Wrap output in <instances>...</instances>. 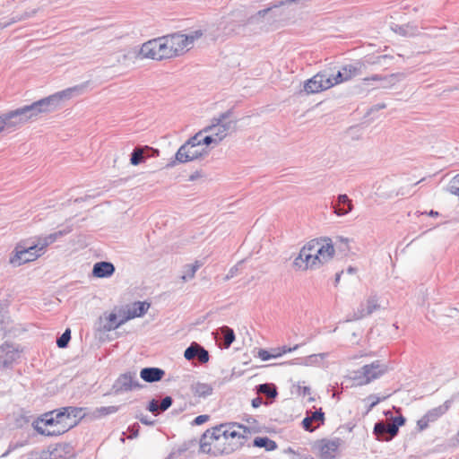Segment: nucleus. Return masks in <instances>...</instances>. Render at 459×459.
<instances>
[{
  "instance_id": "45",
  "label": "nucleus",
  "mask_w": 459,
  "mask_h": 459,
  "mask_svg": "<svg viewBox=\"0 0 459 459\" xmlns=\"http://www.w3.org/2000/svg\"><path fill=\"white\" fill-rule=\"evenodd\" d=\"M321 242L319 239H312L308 241L301 250H305L306 254H316V250L319 247Z\"/></svg>"
},
{
  "instance_id": "57",
  "label": "nucleus",
  "mask_w": 459,
  "mask_h": 459,
  "mask_svg": "<svg viewBox=\"0 0 459 459\" xmlns=\"http://www.w3.org/2000/svg\"><path fill=\"white\" fill-rule=\"evenodd\" d=\"M429 423H430L429 420L424 415L417 421V426L419 428V430L422 431V430L426 429L429 427Z\"/></svg>"
},
{
  "instance_id": "22",
  "label": "nucleus",
  "mask_w": 459,
  "mask_h": 459,
  "mask_svg": "<svg viewBox=\"0 0 459 459\" xmlns=\"http://www.w3.org/2000/svg\"><path fill=\"white\" fill-rule=\"evenodd\" d=\"M165 376V371L162 368L149 367L143 368L140 371L141 378L147 383H154L161 380Z\"/></svg>"
},
{
  "instance_id": "16",
  "label": "nucleus",
  "mask_w": 459,
  "mask_h": 459,
  "mask_svg": "<svg viewBox=\"0 0 459 459\" xmlns=\"http://www.w3.org/2000/svg\"><path fill=\"white\" fill-rule=\"evenodd\" d=\"M19 357V350L13 344L4 342L0 346V362L3 368H8Z\"/></svg>"
},
{
  "instance_id": "2",
  "label": "nucleus",
  "mask_w": 459,
  "mask_h": 459,
  "mask_svg": "<svg viewBox=\"0 0 459 459\" xmlns=\"http://www.w3.org/2000/svg\"><path fill=\"white\" fill-rule=\"evenodd\" d=\"M232 109L221 113L218 117H212L211 124L203 128L204 132L214 133L217 138L221 142L228 134L229 131L235 127L237 120L230 119Z\"/></svg>"
},
{
  "instance_id": "46",
  "label": "nucleus",
  "mask_w": 459,
  "mask_h": 459,
  "mask_svg": "<svg viewBox=\"0 0 459 459\" xmlns=\"http://www.w3.org/2000/svg\"><path fill=\"white\" fill-rule=\"evenodd\" d=\"M406 420L403 415L396 416L393 419V422L391 423V431L394 433H398L399 428L404 425Z\"/></svg>"
},
{
  "instance_id": "26",
  "label": "nucleus",
  "mask_w": 459,
  "mask_h": 459,
  "mask_svg": "<svg viewBox=\"0 0 459 459\" xmlns=\"http://www.w3.org/2000/svg\"><path fill=\"white\" fill-rule=\"evenodd\" d=\"M217 341L221 342V345L229 348L235 341L234 331L229 326H222L217 331Z\"/></svg>"
},
{
  "instance_id": "56",
  "label": "nucleus",
  "mask_w": 459,
  "mask_h": 459,
  "mask_svg": "<svg viewBox=\"0 0 459 459\" xmlns=\"http://www.w3.org/2000/svg\"><path fill=\"white\" fill-rule=\"evenodd\" d=\"M258 357H259L262 360L265 361V360H268V359H273V358H277V355H275V353H274V352L271 353V352H269V351H266V350H263V349H261V350H259V351H258Z\"/></svg>"
},
{
  "instance_id": "13",
  "label": "nucleus",
  "mask_w": 459,
  "mask_h": 459,
  "mask_svg": "<svg viewBox=\"0 0 459 459\" xmlns=\"http://www.w3.org/2000/svg\"><path fill=\"white\" fill-rule=\"evenodd\" d=\"M380 307L377 296H370L367 302L361 303L358 309L353 312L352 316L347 319V321L359 320L366 316L371 315L373 312Z\"/></svg>"
},
{
  "instance_id": "39",
  "label": "nucleus",
  "mask_w": 459,
  "mask_h": 459,
  "mask_svg": "<svg viewBox=\"0 0 459 459\" xmlns=\"http://www.w3.org/2000/svg\"><path fill=\"white\" fill-rule=\"evenodd\" d=\"M54 420L56 422V429H62L63 425H65V422H68L66 420V413L63 408L54 411Z\"/></svg>"
},
{
  "instance_id": "27",
  "label": "nucleus",
  "mask_w": 459,
  "mask_h": 459,
  "mask_svg": "<svg viewBox=\"0 0 459 459\" xmlns=\"http://www.w3.org/2000/svg\"><path fill=\"white\" fill-rule=\"evenodd\" d=\"M293 265L300 270L315 269V264H312V254H306L305 250L299 251V254L293 261Z\"/></svg>"
},
{
  "instance_id": "51",
  "label": "nucleus",
  "mask_w": 459,
  "mask_h": 459,
  "mask_svg": "<svg viewBox=\"0 0 459 459\" xmlns=\"http://www.w3.org/2000/svg\"><path fill=\"white\" fill-rule=\"evenodd\" d=\"M25 444H26L25 442H16V443L11 442L8 446L7 450L2 455L1 457H6L8 455H10L14 450L25 446Z\"/></svg>"
},
{
  "instance_id": "52",
  "label": "nucleus",
  "mask_w": 459,
  "mask_h": 459,
  "mask_svg": "<svg viewBox=\"0 0 459 459\" xmlns=\"http://www.w3.org/2000/svg\"><path fill=\"white\" fill-rule=\"evenodd\" d=\"M147 409L152 412L153 413L154 415H158L160 413V405H159V403L157 400L155 399H152L150 402H149V404L147 406Z\"/></svg>"
},
{
  "instance_id": "64",
  "label": "nucleus",
  "mask_w": 459,
  "mask_h": 459,
  "mask_svg": "<svg viewBox=\"0 0 459 459\" xmlns=\"http://www.w3.org/2000/svg\"><path fill=\"white\" fill-rule=\"evenodd\" d=\"M139 420L143 424L147 426H152L154 424V420H149L146 416H142Z\"/></svg>"
},
{
  "instance_id": "37",
  "label": "nucleus",
  "mask_w": 459,
  "mask_h": 459,
  "mask_svg": "<svg viewBox=\"0 0 459 459\" xmlns=\"http://www.w3.org/2000/svg\"><path fill=\"white\" fill-rule=\"evenodd\" d=\"M228 427L229 425H225V423H223L209 429L204 432V438H210V440L219 442L221 437L223 438L224 429Z\"/></svg>"
},
{
  "instance_id": "48",
  "label": "nucleus",
  "mask_w": 459,
  "mask_h": 459,
  "mask_svg": "<svg viewBox=\"0 0 459 459\" xmlns=\"http://www.w3.org/2000/svg\"><path fill=\"white\" fill-rule=\"evenodd\" d=\"M202 145L209 146L212 143L218 144L221 141L220 138H217V136L214 134V133H210L209 135H206L203 138H201Z\"/></svg>"
},
{
  "instance_id": "25",
  "label": "nucleus",
  "mask_w": 459,
  "mask_h": 459,
  "mask_svg": "<svg viewBox=\"0 0 459 459\" xmlns=\"http://www.w3.org/2000/svg\"><path fill=\"white\" fill-rule=\"evenodd\" d=\"M158 47L155 39L143 43L140 48L139 56L143 58H150L153 60H160V56L158 53Z\"/></svg>"
},
{
  "instance_id": "36",
  "label": "nucleus",
  "mask_w": 459,
  "mask_h": 459,
  "mask_svg": "<svg viewBox=\"0 0 459 459\" xmlns=\"http://www.w3.org/2000/svg\"><path fill=\"white\" fill-rule=\"evenodd\" d=\"M255 391L257 394L266 395L272 399L276 398L278 395L277 387L272 383L260 384L255 386Z\"/></svg>"
},
{
  "instance_id": "49",
  "label": "nucleus",
  "mask_w": 459,
  "mask_h": 459,
  "mask_svg": "<svg viewBox=\"0 0 459 459\" xmlns=\"http://www.w3.org/2000/svg\"><path fill=\"white\" fill-rule=\"evenodd\" d=\"M108 325H106L105 328L108 331L112 330V329H116L121 325H117L119 320H117V316L115 313L109 314V316L108 317Z\"/></svg>"
},
{
  "instance_id": "31",
  "label": "nucleus",
  "mask_w": 459,
  "mask_h": 459,
  "mask_svg": "<svg viewBox=\"0 0 459 459\" xmlns=\"http://www.w3.org/2000/svg\"><path fill=\"white\" fill-rule=\"evenodd\" d=\"M158 47V53L160 56V60L172 58L171 49L167 39V36H162L155 39Z\"/></svg>"
},
{
  "instance_id": "59",
  "label": "nucleus",
  "mask_w": 459,
  "mask_h": 459,
  "mask_svg": "<svg viewBox=\"0 0 459 459\" xmlns=\"http://www.w3.org/2000/svg\"><path fill=\"white\" fill-rule=\"evenodd\" d=\"M368 400L370 401L369 409H372L373 407H375L381 401V399L379 397L373 395V394L369 395L368 397Z\"/></svg>"
},
{
  "instance_id": "3",
  "label": "nucleus",
  "mask_w": 459,
  "mask_h": 459,
  "mask_svg": "<svg viewBox=\"0 0 459 459\" xmlns=\"http://www.w3.org/2000/svg\"><path fill=\"white\" fill-rule=\"evenodd\" d=\"M166 36L169 48L172 50V57H174L181 55L185 50L189 49L195 40L203 36V31L201 30H196L189 34L173 33Z\"/></svg>"
},
{
  "instance_id": "54",
  "label": "nucleus",
  "mask_w": 459,
  "mask_h": 459,
  "mask_svg": "<svg viewBox=\"0 0 459 459\" xmlns=\"http://www.w3.org/2000/svg\"><path fill=\"white\" fill-rule=\"evenodd\" d=\"M173 403V399L171 396H165L160 405V412L167 411Z\"/></svg>"
},
{
  "instance_id": "30",
  "label": "nucleus",
  "mask_w": 459,
  "mask_h": 459,
  "mask_svg": "<svg viewBox=\"0 0 459 459\" xmlns=\"http://www.w3.org/2000/svg\"><path fill=\"white\" fill-rule=\"evenodd\" d=\"M145 152H153L152 147L144 145L135 147L130 155V163L137 166L145 161Z\"/></svg>"
},
{
  "instance_id": "34",
  "label": "nucleus",
  "mask_w": 459,
  "mask_h": 459,
  "mask_svg": "<svg viewBox=\"0 0 459 459\" xmlns=\"http://www.w3.org/2000/svg\"><path fill=\"white\" fill-rule=\"evenodd\" d=\"M449 409V402H445L442 405L435 407L427 411L425 416L429 420L430 422L436 421L438 418L444 415Z\"/></svg>"
},
{
  "instance_id": "9",
  "label": "nucleus",
  "mask_w": 459,
  "mask_h": 459,
  "mask_svg": "<svg viewBox=\"0 0 459 459\" xmlns=\"http://www.w3.org/2000/svg\"><path fill=\"white\" fill-rule=\"evenodd\" d=\"M208 154L204 147L190 148L187 145H181L175 154L176 160L168 164V167L175 166L176 162L186 163L195 160L203 159Z\"/></svg>"
},
{
  "instance_id": "55",
  "label": "nucleus",
  "mask_w": 459,
  "mask_h": 459,
  "mask_svg": "<svg viewBox=\"0 0 459 459\" xmlns=\"http://www.w3.org/2000/svg\"><path fill=\"white\" fill-rule=\"evenodd\" d=\"M140 426L138 423H134L133 425L127 428V432L129 433L128 438L133 439L138 437Z\"/></svg>"
},
{
  "instance_id": "15",
  "label": "nucleus",
  "mask_w": 459,
  "mask_h": 459,
  "mask_svg": "<svg viewBox=\"0 0 459 459\" xmlns=\"http://www.w3.org/2000/svg\"><path fill=\"white\" fill-rule=\"evenodd\" d=\"M340 445V438L322 439L318 445L320 459H334Z\"/></svg>"
},
{
  "instance_id": "47",
  "label": "nucleus",
  "mask_w": 459,
  "mask_h": 459,
  "mask_svg": "<svg viewBox=\"0 0 459 459\" xmlns=\"http://www.w3.org/2000/svg\"><path fill=\"white\" fill-rule=\"evenodd\" d=\"M327 77L329 78V80L331 81V82L333 83V86L336 85V84H339V83H342V82H346V80L344 79L343 75H342V73L341 70H339L336 74H331L328 71H327Z\"/></svg>"
},
{
  "instance_id": "1",
  "label": "nucleus",
  "mask_w": 459,
  "mask_h": 459,
  "mask_svg": "<svg viewBox=\"0 0 459 459\" xmlns=\"http://www.w3.org/2000/svg\"><path fill=\"white\" fill-rule=\"evenodd\" d=\"M77 88H68L62 91L54 93L46 98L40 99L29 105H25L31 121L36 120L41 114H48L55 111L64 99H69Z\"/></svg>"
},
{
  "instance_id": "29",
  "label": "nucleus",
  "mask_w": 459,
  "mask_h": 459,
  "mask_svg": "<svg viewBox=\"0 0 459 459\" xmlns=\"http://www.w3.org/2000/svg\"><path fill=\"white\" fill-rule=\"evenodd\" d=\"M66 413V420L68 423L76 422V425L85 417L84 409L82 407L67 406L63 407Z\"/></svg>"
},
{
  "instance_id": "10",
  "label": "nucleus",
  "mask_w": 459,
  "mask_h": 459,
  "mask_svg": "<svg viewBox=\"0 0 459 459\" xmlns=\"http://www.w3.org/2000/svg\"><path fill=\"white\" fill-rule=\"evenodd\" d=\"M333 83L327 77V71L317 73L304 84V90L308 94H314L330 89Z\"/></svg>"
},
{
  "instance_id": "19",
  "label": "nucleus",
  "mask_w": 459,
  "mask_h": 459,
  "mask_svg": "<svg viewBox=\"0 0 459 459\" xmlns=\"http://www.w3.org/2000/svg\"><path fill=\"white\" fill-rule=\"evenodd\" d=\"M373 433L377 439L380 441L391 440L398 434L391 431V424H387L383 420H378L375 423Z\"/></svg>"
},
{
  "instance_id": "14",
  "label": "nucleus",
  "mask_w": 459,
  "mask_h": 459,
  "mask_svg": "<svg viewBox=\"0 0 459 459\" xmlns=\"http://www.w3.org/2000/svg\"><path fill=\"white\" fill-rule=\"evenodd\" d=\"M334 255V247L331 240L325 244H322L316 250V254H312V264L316 268L318 265L328 262Z\"/></svg>"
},
{
  "instance_id": "62",
  "label": "nucleus",
  "mask_w": 459,
  "mask_h": 459,
  "mask_svg": "<svg viewBox=\"0 0 459 459\" xmlns=\"http://www.w3.org/2000/svg\"><path fill=\"white\" fill-rule=\"evenodd\" d=\"M152 151L153 152H145V153H144L145 160L148 158L159 156V152H160L159 150L152 148Z\"/></svg>"
},
{
  "instance_id": "50",
  "label": "nucleus",
  "mask_w": 459,
  "mask_h": 459,
  "mask_svg": "<svg viewBox=\"0 0 459 459\" xmlns=\"http://www.w3.org/2000/svg\"><path fill=\"white\" fill-rule=\"evenodd\" d=\"M300 346V344H296L294 345L293 347H287V346H282V347H279L277 349H274L273 350V352L275 353V355H277V358L278 357H281V355L287 353V352H290V351H296L299 347Z\"/></svg>"
},
{
  "instance_id": "53",
  "label": "nucleus",
  "mask_w": 459,
  "mask_h": 459,
  "mask_svg": "<svg viewBox=\"0 0 459 459\" xmlns=\"http://www.w3.org/2000/svg\"><path fill=\"white\" fill-rule=\"evenodd\" d=\"M118 411V407L117 406H105V407H100L98 409V412L100 414V415H108V414H112V413H116L117 411Z\"/></svg>"
},
{
  "instance_id": "12",
  "label": "nucleus",
  "mask_w": 459,
  "mask_h": 459,
  "mask_svg": "<svg viewBox=\"0 0 459 459\" xmlns=\"http://www.w3.org/2000/svg\"><path fill=\"white\" fill-rule=\"evenodd\" d=\"M149 307L150 303L146 301L134 302L126 310L120 311V314L123 313V316L119 319L117 325H124L128 320L144 316Z\"/></svg>"
},
{
  "instance_id": "5",
  "label": "nucleus",
  "mask_w": 459,
  "mask_h": 459,
  "mask_svg": "<svg viewBox=\"0 0 459 459\" xmlns=\"http://www.w3.org/2000/svg\"><path fill=\"white\" fill-rule=\"evenodd\" d=\"M41 255V253L30 240L20 242L14 248V255L10 257V263L13 266H20L28 262L36 260Z\"/></svg>"
},
{
  "instance_id": "58",
  "label": "nucleus",
  "mask_w": 459,
  "mask_h": 459,
  "mask_svg": "<svg viewBox=\"0 0 459 459\" xmlns=\"http://www.w3.org/2000/svg\"><path fill=\"white\" fill-rule=\"evenodd\" d=\"M209 415H206V414H203V415H198L197 417H195L192 422L193 425H196V426H199V425H202L204 423H205L208 420H209Z\"/></svg>"
},
{
  "instance_id": "44",
  "label": "nucleus",
  "mask_w": 459,
  "mask_h": 459,
  "mask_svg": "<svg viewBox=\"0 0 459 459\" xmlns=\"http://www.w3.org/2000/svg\"><path fill=\"white\" fill-rule=\"evenodd\" d=\"M363 372V367H361L359 369L353 371V375L351 378L355 381V383L359 385H363L370 383L369 381H366V377Z\"/></svg>"
},
{
  "instance_id": "17",
  "label": "nucleus",
  "mask_w": 459,
  "mask_h": 459,
  "mask_svg": "<svg viewBox=\"0 0 459 459\" xmlns=\"http://www.w3.org/2000/svg\"><path fill=\"white\" fill-rule=\"evenodd\" d=\"M388 370V367L381 363L380 360H375L370 364H367L363 366V372L364 376L366 377V381H373L375 379L379 378L384 374H385Z\"/></svg>"
},
{
  "instance_id": "24",
  "label": "nucleus",
  "mask_w": 459,
  "mask_h": 459,
  "mask_svg": "<svg viewBox=\"0 0 459 459\" xmlns=\"http://www.w3.org/2000/svg\"><path fill=\"white\" fill-rule=\"evenodd\" d=\"M334 212L338 216H343L348 214L352 210L351 200L347 195H339L335 203L333 204Z\"/></svg>"
},
{
  "instance_id": "28",
  "label": "nucleus",
  "mask_w": 459,
  "mask_h": 459,
  "mask_svg": "<svg viewBox=\"0 0 459 459\" xmlns=\"http://www.w3.org/2000/svg\"><path fill=\"white\" fill-rule=\"evenodd\" d=\"M364 65L359 62H355L352 64H348L343 65L340 70L342 73L344 79L347 81L360 75L362 74V67Z\"/></svg>"
},
{
  "instance_id": "18",
  "label": "nucleus",
  "mask_w": 459,
  "mask_h": 459,
  "mask_svg": "<svg viewBox=\"0 0 459 459\" xmlns=\"http://www.w3.org/2000/svg\"><path fill=\"white\" fill-rule=\"evenodd\" d=\"M184 357L187 360L197 359L201 363H206L209 361V352L197 342H192L184 352Z\"/></svg>"
},
{
  "instance_id": "61",
  "label": "nucleus",
  "mask_w": 459,
  "mask_h": 459,
  "mask_svg": "<svg viewBox=\"0 0 459 459\" xmlns=\"http://www.w3.org/2000/svg\"><path fill=\"white\" fill-rule=\"evenodd\" d=\"M263 403V400L261 397L257 396L255 398H254L251 402V405L253 408H258L260 407V405Z\"/></svg>"
},
{
  "instance_id": "42",
  "label": "nucleus",
  "mask_w": 459,
  "mask_h": 459,
  "mask_svg": "<svg viewBox=\"0 0 459 459\" xmlns=\"http://www.w3.org/2000/svg\"><path fill=\"white\" fill-rule=\"evenodd\" d=\"M204 132L200 130L198 133H196L194 136L190 137L183 145H187L190 148H198L201 147L202 142H201V136Z\"/></svg>"
},
{
  "instance_id": "41",
  "label": "nucleus",
  "mask_w": 459,
  "mask_h": 459,
  "mask_svg": "<svg viewBox=\"0 0 459 459\" xmlns=\"http://www.w3.org/2000/svg\"><path fill=\"white\" fill-rule=\"evenodd\" d=\"M70 340H71V330L69 328H67L56 339V345L58 348H61V349L66 348L68 346Z\"/></svg>"
},
{
  "instance_id": "33",
  "label": "nucleus",
  "mask_w": 459,
  "mask_h": 459,
  "mask_svg": "<svg viewBox=\"0 0 459 459\" xmlns=\"http://www.w3.org/2000/svg\"><path fill=\"white\" fill-rule=\"evenodd\" d=\"M192 392L195 396L206 398L212 394L213 388L211 385L206 383H196L191 387Z\"/></svg>"
},
{
  "instance_id": "6",
  "label": "nucleus",
  "mask_w": 459,
  "mask_h": 459,
  "mask_svg": "<svg viewBox=\"0 0 459 459\" xmlns=\"http://www.w3.org/2000/svg\"><path fill=\"white\" fill-rule=\"evenodd\" d=\"M54 413L55 411L47 412L42 416V418H38L37 420H33V429L40 435H44L47 437H54L62 435L65 432L68 431L71 428L76 426V422H65V425H63L62 429H55L53 430L45 429L42 427V425L56 427Z\"/></svg>"
},
{
  "instance_id": "38",
  "label": "nucleus",
  "mask_w": 459,
  "mask_h": 459,
  "mask_svg": "<svg viewBox=\"0 0 459 459\" xmlns=\"http://www.w3.org/2000/svg\"><path fill=\"white\" fill-rule=\"evenodd\" d=\"M325 359L327 357V353L312 354L304 359H297V362H291V364H304L306 366L313 365L318 362V358Z\"/></svg>"
},
{
  "instance_id": "23",
  "label": "nucleus",
  "mask_w": 459,
  "mask_h": 459,
  "mask_svg": "<svg viewBox=\"0 0 459 459\" xmlns=\"http://www.w3.org/2000/svg\"><path fill=\"white\" fill-rule=\"evenodd\" d=\"M313 421H318L320 424H324L325 413L322 408H319L318 410L307 414L301 422L304 429L308 432H313L316 429V427L312 426Z\"/></svg>"
},
{
  "instance_id": "21",
  "label": "nucleus",
  "mask_w": 459,
  "mask_h": 459,
  "mask_svg": "<svg viewBox=\"0 0 459 459\" xmlns=\"http://www.w3.org/2000/svg\"><path fill=\"white\" fill-rule=\"evenodd\" d=\"M115 265L111 262L100 261L94 264L92 275L96 278H108L114 274Z\"/></svg>"
},
{
  "instance_id": "35",
  "label": "nucleus",
  "mask_w": 459,
  "mask_h": 459,
  "mask_svg": "<svg viewBox=\"0 0 459 459\" xmlns=\"http://www.w3.org/2000/svg\"><path fill=\"white\" fill-rule=\"evenodd\" d=\"M253 446L259 448H264L266 451H273L278 446L276 442L267 437H257L253 441Z\"/></svg>"
},
{
  "instance_id": "4",
  "label": "nucleus",
  "mask_w": 459,
  "mask_h": 459,
  "mask_svg": "<svg viewBox=\"0 0 459 459\" xmlns=\"http://www.w3.org/2000/svg\"><path fill=\"white\" fill-rule=\"evenodd\" d=\"M0 118L5 134H10L27 122L31 121L30 117L24 106L2 113Z\"/></svg>"
},
{
  "instance_id": "32",
  "label": "nucleus",
  "mask_w": 459,
  "mask_h": 459,
  "mask_svg": "<svg viewBox=\"0 0 459 459\" xmlns=\"http://www.w3.org/2000/svg\"><path fill=\"white\" fill-rule=\"evenodd\" d=\"M403 77L402 74H392L386 76H382L379 74L372 75L371 77H367L363 79L365 85H369L370 81H384L386 82V85H394L395 82L399 81Z\"/></svg>"
},
{
  "instance_id": "60",
  "label": "nucleus",
  "mask_w": 459,
  "mask_h": 459,
  "mask_svg": "<svg viewBox=\"0 0 459 459\" xmlns=\"http://www.w3.org/2000/svg\"><path fill=\"white\" fill-rule=\"evenodd\" d=\"M238 270V265L231 267L224 278L225 281H229L230 279L233 278L237 274Z\"/></svg>"
},
{
  "instance_id": "20",
  "label": "nucleus",
  "mask_w": 459,
  "mask_h": 459,
  "mask_svg": "<svg viewBox=\"0 0 459 459\" xmlns=\"http://www.w3.org/2000/svg\"><path fill=\"white\" fill-rule=\"evenodd\" d=\"M65 234V230H58L48 236L36 237L35 240L32 242H34V245L37 246V248L39 250L41 255H43L48 246L56 242L60 237H63Z\"/></svg>"
},
{
  "instance_id": "40",
  "label": "nucleus",
  "mask_w": 459,
  "mask_h": 459,
  "mask_svg": "<svg viewBox=\"0 0 459 459\" xmlns=\"http://www.w3.org/2000/svg\"><path fill=\"white\" fill-rule=\"evenodd\" d=\"M200 266L201 264L197 261L194 264H186L185 266V274L182 276V279L184 281H188L194 278L196 271L199 269Z\"/></svg>"
},
{
  "instance_id": "7",
  "label": "nucleus",
  "mask_w": 459,
  "mask_h": 459,
  "mask_svg": "<svg viewBox=\"0 0 459 459\" xmlns=\"http://www.w3.org/2000/svg\"><path fill=\"white\" fill-rule=\"evenodd\" d=\"M225 425H229V427L223 430V439L227 441L229 438H238L236 442L243 441V446L248 438V434L259 432L256 428L247 427L237 422H228Z\"/></svg>"
},
{
  "instance_id": "43",
  "label": "nucleus",
  "mask_w": 459,
  "mask_h": 459,
  "mask_svg": "<svg viewBox=\"0 0 459 459\" xmlns=\"http://www.w3.org/2000/svg\"><path fill=\"white\" fill-rule=\"evenodd\" d=\"M447 191L459 196V174L455 175L447 185Z\"/></svg>"
},
{
  "instance_id": "11",
  "label": "nucleus",
  "mask_w": 459,
  "mask_h": 459,
  "mask_svg": "<svg viewBox=\"0 0 459 459\" xmlns=\"http://www.w3.org/2000/svg\"><path fill=\"white\" fill-rule=\"evenodd\" d=\"M142 387L134 372H126L120 375L113 384L112 389L116 394L129 392Z\"/></svg>"
},
{
  "instance_id": "63",
  "label": "nucleus",
  "mask_w": 459,
  "mask_h": 459,
  "mask_svg": "<svg viewBox=\"0 0 459 459\" xmlns=\"http://www.w3.org/2000/svg\"><path fill=\"white\" fill-rule=\"evenodd\" d=\"M299 393L303 396L310 394V387L308 386H299Z\"/></svg>"
},
{
  "instance_id": "8",
  "label": "nucleus",
  "mask_w": 459,
  "mask_h": 459,
  "mask_svg": "<svg viewBox=\"0 0 459 459\" xmlns=\"http://www.w3.org/2000/svg\"><path fill=\"white\" fill-rule=\"evenodd\" d=\"M206 439L207 438H204V433L200 438V451L204 454L212 455L213 456L230 455L243 446V441H239L229 444L224 443L222 447L214 445L213 448H212L211 443H206Z\"/></svg>"
}]
</instances>
